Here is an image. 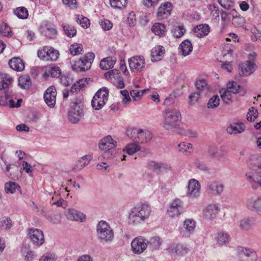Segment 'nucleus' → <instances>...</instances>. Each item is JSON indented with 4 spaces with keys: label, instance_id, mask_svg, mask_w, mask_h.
Instances as JSON below:
<instances>
[{
    "label": "nucleus",
    "instance_id": "nucleus-31",
    "mask_svg": "<svg viewBox=\"0 0 261 261\" xmlns=\"http://www.w3.org/2000/svg\"><path fill=\"white\" fill-rule=\"evenodd\" d=\"M165 53L163 47L161 46H156L151 50V60L152 61H158L161 60Z\"/></svg>",
    "mask_w": 261,
    "mask_h": 261
},
{
    "label": "nucleus",
    "instance_id": "nucleus-49",
    "mask_svg": "<svg viewBox=\"0 0 261 261\" xmlns=\"http://www.w3.org/2000/svg\"><path fill=\"white\" fill-rule=\"evenodd\" d=\"M208 10L210 12V15L216 20H219L220 11L218 7L214 4L209 5L208 6Z\"/></svg>",
    "mask_w": 261,
    "mask_h": 261
},
{
    "label": "nucleus",
    "instance_id": "nucleus-24",
    "mask_svg": "<svg viewBox=\"0 0 261 261\" xmlns=\"http://www.w3.org/2000/svg\"><path fill=\"white\" fill-rule=\"evenodd\" d=\"M41 32L46 37L54 39L56 37L57 31L55 27L50 24H45L41 26Z\"/></svg>",
    "mask_w": 261,
    "mask_h": 261
},
{
    "label": "nucleus",
    "instance_id": "nucleus-33",
    "mask_svg": "<svg viewBox=\"0 0 261 261\" xmlns=\"http://www.w3.org/2000/svg\"><path fill=\"white\" fill-rule=\"evenodd\" d=\"M12 81V78L9 74L0 73V89L7 88Z\"/></svg>",
    "mask_w": 261,
    "mask_h": 261
},
{
    "label": "nucleus",
    "instance_id": "nucleus-11",
    "mask_svg": "<svg viewBox=\"0 0 261 261\" xmlns=\"http://www.w3.org/2000/svg\"><path fill=\"white\" fill-rule=\"evenodd\" d=\"M183 211V203L182 201L176 198L174 200L169 206L167 214L170 217H178Z\"/></svg>",
    "mask_w": 261,
    "mask_h": 261
},
{
    "label": "nucleus",
    "instance_id": "nucleus-42",
    "mask_svg": "<svg viewBox=\"0 0 261 261\" xmlns=\"http://www.w3.org/2000/svg\"><path fill=\"white\" fill-rule=\"evenodd\" d=\"M111 7L115 9H122L125 8L127 4L128 0H110Z\"/></svg>",
    "mask_w": 261,
    "mask_h": 261
},
{
    "label": "nucleus",
    "instance_id": "nucleus-3",
    "mask_svg": "<svg viewBox=\"0 0 261 261\" xmlns=\"http://www.w3.org/2000/svg\"><path fill=\"white\" fill-rule=\"evenodd\" d=\"M94 58L95 55L93 53H87L78 60L73 62L72 64V69L77 72H83L89 70L91 68Z\"/></svg>",
    "mask_w": 261,
    "mask_h": 261
},
{
    "label": "nucleus",
    "instance_id": "nucleus-17",
    "mask_svg": "<svg viewBox=\"0 0 261 261\" xmlns=\"http://www.w3.org/2000/svg\"><path fill=\"white\" fill-rule=\"evenodd\" d=\"M57 96L56 89L55 87L51 86L47 89L44 94V98L46 103L50 107H53L56 103Z\"/></svg>",
    "mask_w": 261,
    "mask_h": 261
},
{
    "label": "nucleus",
    "instance_id": "nucleus-8",
    "mask_svg": "<svg viewBox=\"0 0 261 261\" xmlns=\"http://www.w3.org/2000/svg\"><path fill=\"white\" fill-rule=\"evenodd\" d=\"M129 67L132 72H140L145 67V59L143 56L138 55L128 60Z\"/></svg>",
    "mask_w": 261,
    "mask_h": 261
},
{
    "label": "nucleus",
    "instance_id": "nucleus-14",
    "mask_svg": "<svg viewBox=\"0 0 261 261\" xmlns=\"http://www.w3.org/2000/svg\"><path fill=\"white\" fill-rule=\"evenodd\" d=\"M29 237L32 242L38 246H40L44 242L43 232L38 229L31 228L29 230Z\"/></svg>",
    "mask_w": 261,
    "mask_h": 261
},
{
    "label": "nucleus",
    "instance_id": "nucleus-7",
    "mask_svg": "<svg viewBox=\"0 0 261 261\" xmlns=\"http://www.w3.org/2000/svg\"><path fill=\"white\" fill-rule=\"evenodd\" d=\"M253 169L258 171V173H255L252 175L248 173L246 174V175L251 184L252 188L256 189L258 187L261 186V162L257 161L256 163L254 164Z\"/></svg>",
    "mask_w": 261,
    "mask_h": 261
},
{
    "label": "nucleus",
    "instance_id": "nucleus-1",
    "mask_svg": "<svg viewBox=\"0 0 261 261\" xmlns=\"http://www.w3.org/2000/svg\"><path fill=\"white\" fill-rule=\"evenodd\" d=\"M151 213L149 205L145 203H140L134 207L129 216V222L135 224L147 219Z\"/></svg>",
    "mask_w": 261,
    "mask_h": 261
},
{
    "label": "nucleus",
    "instance_id": "nucleus-16",
    "mask_svg": "<svg viewBox=\"0 0 261 261\" xmlns=\"http://www.w3.org/2000/svg\"><path fill=\"white\" fill-rule=\"evenodd\" d=\"M247 207L261 216V196L252 197L247 201Z\"/></svg>",
    "mask_w": 261,
    "mask_h": 261
},
{
    "label": "nucleus",
    "instance_id": "nucleus-64",
    "mask_svg": "<svg viewBox=\"0 0 261 261\" xmlns=\"http://www.w3.org/2000/svg\"><path fill=\"white\" fill-rule=\"evenodd\" d=\"M218 2L220 5L226 9H229L233 6L232 0H218Z\"/></svg>",
    "mask_w": 261,
    "mask_h": 261
},
{
    "label": "nucleus",
    "instance_id": "nucleus-39",
    "mask_svg": "<svg viewBox=\"0 0 261 261\" xmlns=\"http://www.w3.org/2000/svg\"><path fill=\"white\" fill-rule=\"evenodd\" d=\"M151 30L155 35L160 36H164L166 32V27L163 23H155L153 25Z\"/></svg>",
    "mask_w": 261,
    "mask_h": 261
},
{
    "label": "nucleus",
    "instance_id": "nucleus-45",
    "mask_svg": "<svg viewBox=\"0 0 261 261\" xmlns=\"http://www.w3.org/2000/svg\"><path fill=\"white\" fill-rule=\"evenodd\" d=\"M76 21L83 28H88L90 25L89 19L82 15L76 16Z\"/></svg>",
    "mask_w": 261,
    "mask_h": 261
},
{
    "label": "nucleus",
    "instance_id": "nucleus-22",
    "mask_svg": "<svg viewBox=\"0 0 261 261\" xmlns=\"http://www.w3.org/2000/svg\"><path fill=\"white\" fill-rule=\"evenodd\" d=\"M66 216L68 220L72 221L83 222L85 219V215L83 213L72 208L68 210Z\"/></svg>",
    "mask_w": 261,
    "mask_h": 261
},
{
    "label": "nucleus",
    "instance_id": "nucleus-25",
    "mask_svg": "<svg viewBox=\"0 0 261 261\" xmlns=\"http://www.w3.org/2000/svg\"><path fill=\"white\" fill-rule=\"evenodd\" d=\"M195 35L199 38L207 36L210 32V27L207 24H200L194 28Z\"/></svg>",
    "mask_w": 261,
    "mask_h": 261
},
{
    "label": "nucleus",
    "instance_id": "nucleus-4",
    "mask_svg": "<svg viewBox=\"0 0 261 261\" xmlns=\"http://www.w3.org/2000/svg\"><path fill=\"white\" fill-rule=\"evenodd\" d=\"M38 56L42 60L45 61H55L59 56V51L54 47L44 46L38 50Z\"/></svg>",
    "mask_w": 261,
    "mask_h": 261
},
{
    "label": "nucleus",
    "instance_id": "nucleus-63",
    "mask_svg": "<svg viewBox=\"0 0 261 261\" xmlns=\"http://www.w3.org/2000/svg\"><path fill=\"white\" fill-rule=\"evenodd\" d=\"M162 167L161 164L155 163L153 161H150L148 164V167L149 169L155 172H159Z\"/></svg>",
    "mask_w": 261,
    "mask_h": 261
},
{
    "label": "nucleus",
    "instance_id": "nucleus-18",
    "mask_svg": "<svg viewBox=\"0 0 261 261\" xmlns=\"http://www.w3.org/2000/svg\"><path fill=\"white\" fill-rule=\"evenodd\" d=\"M21 102L22 99H18L15 103V101L11 99L8 94L6 93L0 94V106H5L9 105L10 108H18L20 106Z\"/></svg>",
    "mask_w": 261,
    "mask_h": 261
},
{
    "label": "nucleus",
    "instance_id": "nucleus-28",
    "mask_svg": "<svg viewBox=\"0 0 261 261\" xmlns=\"http://www.w3.org/2000/svg\"><path fill=\"white\" fill-rule=\"evenodd\" d=\"M227 88L231 91L233 94L240 93L244 95L246 93V90L243 87L240 86L236 82H229L227 84Z\"/></svg>",
    "mask_w": 261,
    "mask_h": 261
},
{
    "label": "nucleus",
    "instance_id": "nucleus-19",
    "mask_svg": "<svg viewBox=\"0 0 261 261\" xmlns=\"http://www.w3.org/2000/svg\"><path fill=\"white\" fill-rule=\"evenodd\" d=\"M82 115L83 112L80 107L75 105L69 112L68 118L71 122L75 123L80 120Z\"/></svg>",
    "mask_w": 261,
    "mask_h": 261
},
{
    "label": "nucleus",
    "instance_id": "nucleus-5",
    "mask_svg": "<svg viewBox=\"0 0 261 261\" xmlns=\"http://www.w3.org/2000/svg\"><path fill=\"white\" fill-rule=\"evenodd\" d=\"M109 91L106 88L99 90L92 100V107L97 110L101 109L108 99Z\"/></svg>",
    "mask_w": 261,
    "mask_h": 261
},
{
    "label": "nucleus",
    "instance_id": "nucleus-52",
    "mask_svg": "<svg viewBox=\"0 0 261 261\" xmlns=\"http://www.w3.org/2000/svg\"><path fill=\"white\" fill-rule=\"evenodd\" d=\"M245 22V18L240 16H233L232 19V23L236 27L243 26Z\"/></svg>",
    "mask_w": 261,
    "mask_h": 261
},
{
    "label": "nucleus",
    "instance_id": "nucleus-21",
    "mask_svg": "<svg viewBox=\"0 0 261 261\" xmlns=\"http://www.w3.org/2000/svg\"><path fill=\"white\" fill-rule=\"evenodd\" d=\"M168 251L171 254L184 255L188 252V248L182 244L173 243L169 246Z\"/></svg>",
    "mask_w": 261,
    "mask_h": 261
},
{
    "label": "nucleus",
    "instance_id": "nucleus-57",
    "mask_svg": "<svg viewBox=\"0 0 261 261\" xmlns=\"http://www.w3.org/2000/svg\"><path fill=\"white\" fill-rule=\"evenodd\" d=\"M139 149L138 145L136 143H130L125 147V150L128 154H133Z\"/></svg>",
    "mask_w": 261,
    "mask_h": 261
},
{
    "label": "nucleus",
    "instance_id": "nucleus-9",
    "mask_svg": "<svg viewBox=\"0 0 261 261\" xmlns=\"http://www.w3.org/2000/svg\"><path fill=\"white\" fill-rule=\"evenodd\" d=\"M105 77L113 83L118 88H123L124 87V83L123 79L120 75V73L118 70L113 69L106 72L104 74Z\"/></svg>",
    "mask_w": 261,
    "mask_h": 261
},
{
    "label": "nucleus",
    "instance_id": "nucleus-15",
    "mask_svg": "<svg viewBox=\"0 0 261 261\" xmlns=\"http://www.w3.org/2000/svg\"><path fill=\"white\" fill-rule=\"evenodd\" d=\"M200 185L199 181L195 179H190L188 183L187 195L191 198L199 196Z\"/></svg>",
    "mask_w": 261,
    "mask_h": 261
},
{
    "label": "nucleus",
    "instance_id": "nucleus-12",
    "mask_svg": "<svg viewBox=\"0 0 261 261\" xmlns=\"http://www.w3.org/2000/svg\"><path fill=\"white\" fill-rule=\"evenodd\" d=\"M256 65L252 61H246L239 65V74L246 76L252 74L256 69Z\"/></svg>",
    "mask_w": 261,
    "mask_h": 261
},
{
    "label": "nucleus",
    "instance_id": "nucleus-36",
    "mask_svg": "<svg viewBox=\"0 0 261 261\" xmlns=\"http://www.w3.org/2000/svg\"><path fill=\"white\" fill-rule=\"evenodd\" d=\"M152 138V135L149 131L140 129L136 142L140 143L149 141Z\"/></svg>",
    "mask_w": 261,
    "mask_h": 261
},
{
    "label": "nucleus",
    "instance_id": "nucleus-56",
    "mask_svg": "<svg viewBox=\"0 0 261 261\" xmlns=\"http://www.w3.org/2000/svg\"><path fill=\"white\" fill-rule=\"evenodd\" d=\"M140 130L136 128H128L126 130V134L128 137L136 141Z\"/></svg>",
    "mask_w": 261,
    "mask_h": 261
},
{
    "label": "nucleus",
    "instance_id": "nucleus-51",
    "mask_svg": "<svg viewBox=\"0 0 261 261\" xmlns=\"http://www.w3.org/2000/svg\"><path fill=\"white\" fill-rule=\"evenodd\" d=\"M195 222L192 219H187L184 221V228L189 232L193 231L195 227Z\"/></svg>",
    "mask_w": 261,
    "mask_h": 261
},
{
    "label": "nucleus",
    "instance_id": "nucleus-46",
    "mask_svg": "<svg viewBox=\"0 0 261 261\" xmlns=\"http://www.w3.org/2000/svg\"><path fill=\"white\" fill-rule=\"evenodd\" d=\"M186 32V29L182 25L175 27L172 30L173 36L179 38L182 37Z\"/></svg>",
    "mask_w": 261,
    "mask_h": 261
},
{
    "label": "nucleus",
    "instance_id": "nucleus-13",
    "mask_svg": "<svg viewBox=\"0 0 261 261\" xmlns=\"http://www.w3.org/2000/svg\"><path fill=\"white\" fill-rule=\"evenodd\" d=\"M172 5L170 2H166L161 4L158 9L157 18L159 20L167 18L171 15Z\"/></svg>",
    "mask_w": 261,
    "mask_h": 261
},
{
    "label": "nucleus",
    "instance_id": "nucleus-23",
    "mask_svg": "<svg viewBox=\"0 0 261 261\" xmlns=\"http://www.w3.org/2000/svg\"><path fill=\"white\" fill-rule=\"evenodd\" d=\"M240 261H256L257 255L254 251L245 249L239 254Z\"/></svg>",
    "mask_w": 261,
    "mask_h": 261
},
{
    "label": "nucleus",
    "instance_id": "nucleus-40",
    "mask_svg": "<svg viewBox=\"0 0 261 261\" xmlns=\"http://www.w3.org/2000/svg\"><path fill=\"white\" fill-rule=\"evenodd\" d=\"M16 189L20 190V187L15 182L9 181L5 185V190L7 193L13 194L16 192Z\"/></svg>",
    "mask_w": 261,
    "mask_h": 261
},
{
    "label": "nucleus",
    "instance_id": "nucleus-50",
    "mask_svg": "<svg viewBox=\"0 0 261 261\" xmlns=\"http://www.w3.org/2000/svg\"><path fill=\"white\" fill-rule=\"evenodd\" d=\"M12 226V221L8 218L4 217L0 219V227L2 229H7Z\"/></svg>",
    "mask_w": 261,
    "mask_h": 261
},
{
    "label": "nucleus",
    "instance_id": "nucleus-61",
    "mask_svg": "<svg viewBox=\"0 0 261 261\" xmlns=\"http://www.w3.org/2000/svg\"><path fill=\"white\" fill-rule=\"evenodd\" d=\"M101 28L105 31L110 30L112 28V23L108 19H103L99 22Z\"/></svg>",
    "mask_w": 261,
    "mask_h": 261
},
{
    "label": "nucleus",
    "instance_id": "nucleus-59",
    "mask_svg": "<svg viewBox=\"0 0 261 261\" xmlns=\"http://www.w3.org/2000/svg\"><path fill=\"white\" fill-rule=\"evenodd\" d=\"M49 73L53 77H60L61 76L62 71L59 67L54 66L50 68Z\"/></svg>",
    "mask_w": 261,
    "mask_h": 261
},
{
    "label": "nucleus",
    "instance_id": "nucleus-27",
    "mask_svg": "<svg viewBox=\"0 0 261 261\" xmlns=\"http://www.w3.org/2000/svg\"><path fill=\"white\" fill-rule=\"evenodd\" d=\"M219 209L215 204H210L205 208L204 216L206 219L212 220L215 218Z\"/></svg>",
    "mask_w": 261,
    "mask_h": 261
},
{
    "label": "nucleus",
    "instance_id": "nucleus-30",
    "mask_svg": "<svg viewBox=\"0 0 261 261\" xmlns=\"http://www.w3.org/2000/svg\"><path fill=\"white\" fill-rule=\"evenodd\" d=\"M224 187L221 184L216 181L211 182L208 186V193L213 195L220 194L223 191Z\"/></svg>",
    "mask_w": 261,
    "mask_h": 261
},
{
    "label": "nucleus",
    "instance_id": "nucleus-62",
    "mask_svg": "<svg viewBox=\"0 0 261 261\" xmlns=\"http://www.w3.org/2000/svg\"><path fill=\"white\" fill-rule=\"evenodd\" d=\"M149 243L153 249H158L161 246L162 241L159 237H155L150 239Z\"/></svg>",
    "mask_w": 261,
    "mask_h": 261
},
{
    "label": "nucleus",
    "instance_id": "nucleus-44",
    "mask_svg": "<svg viewBox=\"0 0 261 261\" xmlns=\"http://www.w3.org/2000/svg\"><path fill=\"white\" fill-rule=\"evenodd\" d=\"M69 50L70 54L73 56L82 54L83 51V45L79 43L73 44L70 45Z\"/></svg>",
    "mask_w": 261,
    "mask_h": 261
},
{
    "label": "nucleus",
    "instance_id": "nucleus-32",
    "mask_svg": "<svg viewBox=\"0 0 261 261\" xmlns=\"http://www.w3.org/2000/svg\"><path fill=\"white\" fill-rule=\"evenodd\" d=\"M245 126L243 123H238L230 124L227 128V132L230 134L241 133L245 130Z\"/></svg>",
    "mask_w": 261,
    "mask_h": 261
},
{
    "label": "nucleus",
    "instance_id": "nucleus-38",
    "mask_svg": "<svg viewBox=\"0 0 261 261\" xmlns=\"http://www.w3.org/2000/svg\"><path fill=\"white\" fill-rule=\"evenodd\" d=\"M91 159L92 158L91 155H87L82 157L79 160L77 163L74 167L73 170H81L83 167L87 165L89 163Z\"/></svg>",
    "mask_w": 261,
    "mask_h": 261
},
{
    "label": "nucleus",
    "instance_id": "nucleus-29",
    "mask_svg": "<svg viewBox=\"0 0 261 261\" xmlns=\"http://www.w3.org/2000/svg\"><path fill=\"white\" fill-rule=\"evenodd\" d=\"M116 61V59L115 57H108L101 60L100 67L103 70H108L114 67Z\"/></svg>",
    "mask_w": 261,
    "mask_h": 261
},
{
    "label": "nucleus",
    "instance_id": "nucleus-35",
    "mask_svg": "<svg viewBox=\"0 0 261 261\" xmlns=\"http://www.w3.org/2000/svg\"><path fill=\"white\" fill-rule=\"evenodd\" d=\"M220 93L221 94V97L225 103L230 104L232 102L233 93L227 88L226 89H221Z\"/></svg>",
    "mask_w": 261,
    "mask_h": 261
},
{
    "label": "nucleus",
    "instance_id": "nucleus-37",
    "mask_svg": "<svg viewBox=\"0 0 261 261\" xmlns=\"http://www.w3.org/2000/svg\"><path fill=\"white\" fill-rule=\"evenodd\" d=\"M18 85L22 89H29L32 85V81L29 75L20 76L18 79Z\"/></svg>",
    "mask_w": 261,
    "mask_h": 261
},
{
    "label": "nucleus",
    "instance_id": "nucleus-47",
    "mask_svg": "<svg viewBox=\"0 0 261 261\" xmlns=\"http://www.w3.org/2000/svg\"><path fill=\"white\" fill-rule=\"evenodd\" d=\"M148 90L147 89L141 91L133 90L130 91V95L134 100L137 101L140 100L144 93Z\"/></svg>",
    "mask_w": 261,
    "mask_h": 261
},
{
    "label": "nucleus",
    "instance_id": "nucleus-58",
    "mask_svg": "<svg viewBox=\"0 0 261 261\" xmlns=\"http://www.w3.org/2000/svg\"><path fill=\"white\" fill-rule=\"evenodd\" d=\"M240 227L242 230L248 231L251 229L252 224L249 219H244L241 221Z\"/></svg>",
    "mask_w": 261,
    "mask_h": 261
},
{
    "label": "nucleus",
    "instance_id": "nucleus-48",
    "mask_svg": "<svg viewBox=\"0 0 261 261\" xmlns=\"http://www.w3.org/2000/svg\"><path fill=\"white\" fill-rule=\"evenodd\" d=\"M179 150L184 153H191L193 151L192 145L191 143L182 142L178 144Z\"/></svg>",
    "mask_w": 261,
    "mask_h": 261
},
{
    "label": "nucleus",
    "instance_id": "nucleus-20",
    "mask_svg": "<svg viewBox=\"0 0 261 261\" xmlns=\"http://www.w3.org/2000/svg\"><path fill=\"white\" fill-rule=\"evenodd\" d=\"M116 144V142L110 136H108L101 140L99 147L101 150L107 151L115 147Z\"/></svg>",
    "mask_w": 261,
    "mask_h": 261
},
{
    "label": "nucleus",
    "instance_id": "nucleus-53",
    "mask_svg": "<svg viewBox=\"0 0 261 261\" xmlns=\"http://www.w3.org/2000/svg\"><path fill=\"white\" fill-rule=\"evenodd\" d=\"M220 99L218 95H214L211 97L207 103V107L209 108H215L217 107L219 105Z\"/></svg>",
    "mask_w": 261,
    "mask_h": 261
},
{
    "label": "nucleus",
    "instance_id": "nucleus-43",
    "mask_svg": "<svg viewBox=\"0 0 261 261\" xmlns=\"http://www.w3.org/2000/svg\"><path fill=\"white\" fill-rule=\"evenodd\" d=\"M62 28L65 34L70 38L75 36L76 34V30L75 28L69 24H63Z\"/></svg>",
    "mask_w": 261,
    "mask_h": 261
},
{
    "label": "nucleus",
    "instance_id": "nucleus-54",
    "mask_svg": "<svg viewBox=\"0 0 261 261\" xmlns=\"http://www.w3.org/2000/svg\"><path fill=\"white\" fill-rule=\"evenodd\" d=\"M257 110L254 108L251 107L249 110V112L247 115V119L249 121H253L257 118Z\"/></svg>",
    "mask_w": 261,
    "mask_h": 261
},
{
    "label": "nucleus",
    "instance_id": "nucleus-6",
    "mask_svg": "<svg viewBox=\"0 0 261 261\" xmlns=\"http://www.w3.org/2000/svg\"><path fill=\"white\" fill-rule=\"evenodd\" d=\"M97 231L99 238L105 241H110L112 240L114 237L113 232L110 226L108 223L104 221L99 222Z\"/></svg>",
    "mask_w": 261,
    "mask_h": 261
},
{
    "label": "nucleus",
    "instance_id": "nucleus-2",
    "mask_svg": "<svg viewBox=\"0 0 261 261\" xmlns=\"http://www.w3.org/2000/svg\"><path fill=\"white\" fill-rule=\"evenodd\" d=\"M163 126L167 130H172L177 126L181 118L180 113L174 109H168L163 112Z\"/></svg>",
    "mask_w": 261,
    "mask_h": 261
},
{
    "label": "nucleus",
    "instance_id": "nucleus-26",
    "mask_svg": "<svg viewBox=\"0 0 261 261\" xmlns=\"http://www.w3.org/2000/svg\"><path fill=\"white\" fill-rule=\"evenodd\" d=\"M10 67L17 71H21L24 69V63L19 57H14L9 62Z\"/></svg>",
    "mask_w": 261,
    "mask_h": 261
},
{
    "label": "nucleus",
    "instance_id": "nucleus-34",
    "mask_svg": "<svg viewBox=\"0 0 261 261\" xmlns=\"http://www.w3.org/2000/svg\"><path fill=\"white\" fill-rule=\"evenodd\" d=\"M179 49L181 51L182 55L186 56L189 55L191 53L193 46L189 40H186L181 42L179 46Z\"/></svg>",
    "mask_w": 261,
    "mask_h": 261
},
{
    "label": "nucleus",
    "instance_id": "nucleus-41",
    "mask_svg": "<svg viewBox=\"0 0 261 261\" xmlns=\"http://www.w3.org/2000/svg\"><path fill=\"white\" fill-rule=\"evenodd\" d=\"M14 14L20 19H27L29 16V12L27 8L24 7L17 8L14 10Z\"/></svg>",
    "mask_w": 261,
    "mask_h": 261
},
{
    "label": "nucleus",
    "instance_id": "nucleus-55",
    "mask_svg": "<svg viewBox=\"0 0 261 261\" xmlns=\"http://www.w3.org/2000/svg\"><path fill=\"white\" fill-rule=\"evenodd\" d=\"M1 34L5 36H11L12 32L10 28L5 23L2 22L1 23Z\"/></svg>",
    "mask_w": 261,
    "mask_h": 261
},
{
    "label": "nucleus",
    "instance_id": "nucleus-10",
    "mask_svg": "<svg viewBox=\"0 0 261 261\" xmlns=\"http://www.w3.org/2000/svg\"><path fill=\"white\" fill-rule=\"evenodd\" d=\"M148 241L142 237L135 238L132 242L131 247L134 253L140 254L146 249Z\"/></svg>",
    "mask_w": 261,
    "mask_h": 261
},
{
    "label": "nucleus",
    "instance_id": "nucleus-60",
    "mask_svg": "<svg viewBox=\"0 0 261 261\" xmlns=\"http://www.w3.org/2000/svg\"><path fill=\"white\" fill-rule=\"evenodd\" d=\"M217 242L220 244H223L228 242V236L227 233L224 232L218 233L217 236Z\"/></svg>",
    "mask_w": 261,
    "mask_h": 261
}]
</instances>
